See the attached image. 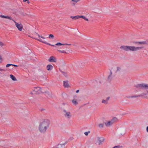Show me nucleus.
<instances>
[{
	"label": "nucleus",
	"mask_w": 148,
	"mask_h": 148,
	"mask_svg": "<svg viewBox=\"0 0 148 148\" xmlns=\"http://www.w3.org/2000/svg\"><path fill=\"white\" fill-rule=\"evenodd\" d=\"M50 121L47 119H45L41 122L39 125L38 129L41 133H44L46 131L49 127Z\"/></svg>",
	"instance_id": "1"
},
{
	"label": "nucleus",
	"mask_w": 148,
	"mask_h": 148,
	"mask_svg": "<svg viewBox=\"0 0 148 148\" xmlns=\"http://www.w3.org/2000/svg\"><path fill=\"white\" fill-rule=\"evenodd\" d=\"M143 48V47H135V46H127L126 45H123L120 47V48L121 49L127 51H136L141 49Z\"/></svg>",
	"instance_id": "2"
},
{
	"label": "nucleus",
	"mask_w": 148,
	"mask_h": 148,
	"mask_svg": "<svg viewBox=\"0 0 148 148\" xmlns=\"http://www.w3.org/2000/svg\"><path fill=\"white\" fill-rule=\"evenodd\" d=\"M34 37H30L34 38L48 45H50L49 43H47L45 40V38L42 36H40L39 34L36 32L34 33Z\"/></svg>",
	"instance_id": "3"
},
{
	"label": "nucleus",
	"mask_w": 148,
	"mask_h": 148,
	"mask_svg": "<svg viewBox=\"0 0 148 148\" xmlns=\"http://www.w3.org/2000/svg\"><path fill=\"white\" fill-rule=\"evenodd\" d=\"M63 112L64 115L66 119H70L72 117V114L70 111L64 110Z\"/></svg>",
	"instance_id": "4"
},
{
	"label": "nucleus",
	"mask_w": 148,
	"mask_h": 148,
	"mask_svg": "<svg viewBox=\"0 0 148 148\" xmlns=\"http://www.w3.org/2000/svg\"><path fill=\"white\" fill-rule=\"evenodd\" d=\"M104 139L103 137H97L95 140V143L97 145H99L104 141Z\"/></svg>",
	"instance_id": "5"
},
{
	"label": "nucleus",
	"mask_w": 148,
	"mask_h": 148,
	"mask_svg": "<svg viewBox=\"0 0 148 148\" xmlns=\"http://www.w3.org/2000/svg\"><path fill=\"white\" fill-rule=\"evenodd\" d=\"M117 120V119L114 117L110 121L105 122V123L106 126L109 127L112 125Z\"/></svg>",
	"instance_id": "6"
},
{
	"label": "nucleus",
	"mask_w": 148,
	"mask_h": 148,
	"mask_svg": "<svg viewBox=\"0 0 148 148\" xmlns=\"http://www.w3.org/2000/svg\"><path fill=\"white\" fill-rule=\"evenodd\" d=\"M32 91L35 94H38L42 93L41 88L40 87H34L33 88Z\"/></svg>",
	"instance_id": "7"
},
{
	"label": "nucleus",
	"mask_w": 148,
	"mask_h": 148,
	"mask_svg": "<svg viewBox=\"0 0 148 148\" xmlns=\"http://www.w3.org/2000/svg\"><path fill=\"white\" fill-rule=\"evenodd\" d=\"M136 87L139 89H147L148 88V84H141L137 85Z\"/></svg>",
	"instance_id": "8"
},
{
	"label": "nucleus",
	"mask_w": 148,
	"mask_h": 148,
	"mask_svg": "<svg viewBox=\"0 0 148 148\" xmlns=\"http://www.w3.org/2000/svg\"><path fill=\"white\" fill-rule=\"evenodd\" d=\"M121 70V68L119 67H117L113 68L112 71L114 73H117L119 72Z\"/></svg>",
	"instance_id": "9"
},
{
	"label": "nucleus",
	"mask_w": 148,
	"mask_h": 148,
	"mask_svg": "<svg viewBox=\"0 0 148 148\" xmlns=\"http://www.w3.org/2000/svg\"><path fill=\"white\" fill-rule=\"evenodd\" d=\"M48 61L50 62H56V58L54 56H51L48 60Z\"/></svg>",
	"instance_id": "10"
},
{
	"label": "nucleus",
	"mask_w": 148,
	"mask_h": 148,
	"mask_svg": "<svg viewBox=\"0 0 148 148\" xmlns=\"http://www.w3.org/2000/svg\"><path fill=\"white\" fill-rule=\"evenodd\" d=\"M46 69L47 71H51L53 69V66L50 64H48L46 66Z\"/></svg>",
	"instance_id": "11"
},
{
	"label": "nucleus",
	"mask_w": 148,
	"mask_h": 148,
	"mask_svg": "<svg viewBox=\"0 0 148 148\" xmlns=\"http://www.w3.org/2000/svg\"><path fill=\"white\" fill-rule=\"evenodd\" d=\"M71 44H67L66 43H61L60 42H58L55 45L58 46H60L61 45H71Z\"/></svg>",
	"instance_id": "12"
},
{
	"label": "nucleus",
	"mask_w": 148,
	"mask_h": 148,
	"mask_svg": "<svg viewBox=\"0 0 148 148\" xmlns=\"http://www.w3.org/2000/svg\"><path fill=\"white\" fill-rule=\"evenodd\" d=\"M110 99V97H107L106 99H103L101 102L102 103H104L105 104H107L108 103V101Z\"/></svg>",
	"instance_id": "13"
},
{
	"label": "nucleus",
	"mask_w": 148,
	"mask_h": 148,
	"mask_svg": "<svg viewBox=\"0 0 148 148\" xmlns=\"http://www.w3.org/2000/svg\"><path fill=\"white\" fill-rule=\"evenodd\" d=\"M71 101L72 104L75 106H76L78 104L77 100L75 99L72 100Z\"/></svg>",
	"instance_id": "14"
},
{
	"label": "nucleus",
	"mask_w": 148,
	"mask_h": 148,
	"mask_svg": "<svg viewBox=\"0 0 148 148\" xmlns=\"http://www.w3.org/2000/svg\"><path fill=\"white\" fill-rule=\"evenodd\" d=\"M78 65L80 67L85 66V64L83 62H79L77 63Z\"/></svg>",
	"instance_id": "15"
},
{
	"label": "nucleus",
	"mask_w": 148,
	"mask_h": 148,
	"mask_svg": "<svg viewBox=\"0 0 148 148\" xmlns=\"http://www.w3.org/2000/svg\"><path fill=\"white\" fill-rule=\"evenodd\" d=\"M80 0H71V4L74 5L75 4Z\"/></svg>",
	"instance_id": "16"
},
{
	"label": "nucleus",
	"mask_w": 148,
	"mask_h": 148,
	"mask_svg": "<svg viewBox=\"0 0 148 148\" xmlns=\"http://www.w3.org/2000/svg\"><path fill=\"white\" fill-rule=\"evenodd\" d=\"M64 86L65 88H69L70 87L68 82L67 81L64 82Z\"/></svg>",
	"instance_id": "17"
},
{
	"label": "nucleus",
	"mask_w": 148,
	"mask_h": 148,
	"mask_svg": "<svg viewBox=\"0 0 148 148\" xmlns=\"http://www.w3.org/2000/svg\"><path fill=\"white\" fill-rule=\"evenodd\" d=\"M65 145V144L64 143L58 144L57 146V148H64Z\"/></svg>",
	"instance_id": "18"
},
{
	"label": "nucleus",
	"mask_w": 148,
	"mask_h": 148,
	"mask_svg": "<svg viewBox=\"0 0 148 148\" xmlns=\"http://www.w3.org/2000/svg\"><path fill=\"white\" fill-rule=\"evenodd\" d=\"M71 18L74 20H76L80 18V15H77L76 16H71Z\"/></svg>",
	"instance_id": "19"
},
{
	"label": "nucleus",
	"mask_w": 148,
	"mask_h": 148,
	"mask_svg": "<svg viewBox=\"0 0 148 148\" xmlns=\"http://www.w3.org/2000/svg\"><path fill=\"white\" fill-rule=\"evenodd\" d=\"M136 43L137 44H139L140 45H146L147 44V42L145 41L140 42H136Z\"/></svg>",
	"instance_id": "20"
},
{
	"label": "nucleus",
	"mask_w": 148,
	"mask_h": 148,
	"mask_svg": "<svg viewBox=\"0 0 148 148\" xmlns=\"http://www.w3.org/2000/svg\"><path fill=\"white\" fill-rule=\"evenodd\" d=\"M10 77L12 79V80L14 81H16L17 80L16 79V77L13 75H10Z\"/></svg>",
	"instance_id": "21"
},
{
	"label": "nucleus",
	"mask_w": 148,
	"mask_h": 148,
	"mask_svg": "<svg viewBox=\"0 0 148 148\" xmlns=\"http://www.w3.org/2000/svg\"><path fill=\"white\" fill-rule=\"evenodd\" d=\"M80 18H82L85 20L86 21H88V19L85 16H83L81 15L80 16Z\"/></svg>",
	"instance_id": "22"
},
{
	"label": "nucleus",
	"mask_w": 148,
	"mask_h": 148,
	"mask_svg": "<svg viewBox=\"0 0 148 148\" xmlns=\"http://www.w3.org/2000/svg\"><path fill=\"white\" fill-rule=\"evenodd\" d=\"M146 95V94H145V93H143L141 95H137V96H135L134 97H140L141 96H144V95Z\"/></svg>",
	"instance_id": "23"
},
{
	"label": "nucleus",
	"mask_w": 148,
	"mask_h": 148,
	"mask_svg": "<svg viewBox=\"0 0 148 148\" xmlns=\"http://www.w3.org/2000/svg\"><path fill=\"white\" fill-rule=\"evenodd\" d=\"M54 36L52 34H50L49 35V38H52L53 39L54 38Z\"/></svg>",
	"instance_id": "24"
},
{
	"label": "nucleus",
	"mask_w": 148,
	"mask_h": 148,
	"mask_svg": "<svg viewBox=\"0 0 148 148\" xmlns=\"http://www.w3.org/2000/svg\"><path fill=\"white\" fill-rule=\"evenodd\" d=\"M4 45V44L2 42L0 41V47H2Z\"/></svg>",
	"instance_id": "25"
},
{
	"label": "nucleus",
	"mask_w": 148,
	"mask_h": 148,
	"mask_svg": "<svg viewBox=\"0 0 148 148\" xmlns=\"http://www.w3.org/2000/svg\"><path fill=\"white\" fill-rule=\"evenodd\" d=\"M112 72L111 71V74L110 75H109L108 77V79H110V80L112 78Z\"/></svg>",
	"instance_id": "26"
},
{
	"label": "nucleus",
	"mask_w": 148,
	"mask_h": 148,
	"mask_svg": "<svg viewBox=\"0 0 148 148\" xmlns=\"http://www.w3.org/2000/svg\"><path fill=\"white\" fill-rule=\"evenodd\" d=\"M58 51L60 52L61 53H66V52L64 51H61L60 50H58Z\"/></svg>",
	"instance_id": "27"
},
{
	"label": "nucleus",
	"mask_w": 148,
	"mask_h": 148,
	"mask_svg": "<svg viewBox=\"0 0 148 148\" xmlns=\"http://www.w3.org/2000/svg\"><path fill=\"white\" fill-rule=\"evenodd\" d=\"M12 64H8L6 65V67H8L11 66H12Z\"/></svg>",
	"instance_id": "28"
},
{
	"label": "nucleus",
	"mask_w": 148,
	"mask_h": 148,
	"mask_svg": "<svg viewBox=\"0 0 148 148\" xmlns=\"http://www.w3.org/2000/svg\"><path fill=\"white\" fill-rule=\"evenodd\" d=\"M3 59L1 56H0V63H1L3 61Z\"/></svg>",
	"instance_id": "29"
},
{
	"label": "nucleus",
	"mask_w": 148,
	"mask_h": 148,
	"mask_svg": "<svg viewBox=\"0 0 148 148\" xmlns=\"http://www.w3.org/2000/svg\"><path fill=\"white\" fill-rule=\"evenodd\" d=\"M99 126L100 127H102L103 126V125L102 124H100L99 125Z\"/></svg>",
	"instance_id": "30"
},
{
	"label": "nucleus",
	"mask_w": 148,
	"mask_h": 148,
	"mask_svg": "<svg viewBox=\"0 0 148 148\" xmlns=\"http://www.w3.org/2000/svg\"><path fill=\"white\" fill-rule=\"evenodd\" d=\"M90 132H85L84 133V134H85V135L86 136H87L88 135V134L90 133Z\"/></svg>",
	"instance_id": "31"
},
{
	"label": "nucleus",
	"mask_w": 148,
	"mask_h": 148,
	"mask_svg": "<svg viewBox=\"0 0 148 148\" xmlns=\"http://www.w3.org/2000/svg\"><path fill=\"white\" fill-rule=\"evenodd\" d=\"M50 44V45H51L52 46L55 47L57 48V47L56 46V45H51L50 44Z\"/></svg>",
	"instance_id": "32"
},
{
	"label": "nucleus",
	"mask_w": 148,
	"mask_h": 148,
	"mask_svg": "<svg viewBox=\"0 0 148 148\" xmlns=\"http://www.w3.org/2000/svg\"><path fill=\"white\" fill-rule=\"evenodd\" d=\"M12 66H15V67H17L18 66L17 65H15V64H12Z\"/></svg>",
	"instance_id": "33"
},
{
	"label": "nucleus",
	"mask_w": 148,
	"mask_h": 148,
	"mask_svg": "<svg viewBox=\"0 0 148 148\" xmlns=\"http://www.w3.org/2000/svg\"><path fill=\"white\" fill-rule=\"evenodd\" d=\"M4 71V69L0 68V71Z\"/></svg>",
	"instance_id": "34"
},
{
	"label": "nucleus",
	"mask_w": 148,
	"mask_h": 148,
	"mask_svg": "<svg viewBox=\"0 0 148 148\" xmlns=\"http://www.w3.org/2000/svg\"><path fill=\"white\" fill-rule=\"evenodd\" d=\"M116 147H118V148H119V146H115L114 147H113V148H116Z\"/></svg>",
	"instance_id": "35"
},
{
	"label": "nucleus",
	"mask_w": 148,
	"mask_h": 148,
	"mask_svg": "<svg viewBox=\"0 0 148 148\" xmlns=\"http://www.w3.org/2000/svg\"><path fill=\"white\" fill-rule=\"evenodd\" d=\"M79 90H77L76 91V93H78V92H79Z\"/></svg>",
	"instance_id": "36"
},
{
	"label": "nucleus",
	"mask_w": 148,
	"mask_h": 148,
	"mask_svg": "<svg viewBox=\"0 0 148 148\" xmlns=\"http://www.w3.org/2000/svg\"><path fill=\"white\" fill-rule=\"evenodd\" d=\"M147 131L148 132V126L147 127Z\"/></svg>",
	"instance_id": "37"
},
{
	"label": "nucleus",
	"mask_w": 148,
	"mask_h": 148,
	"mask_svg": "<svg viewBox=\"0 0 148 148\" xmlns=\"http://www.w3.org/2000/svg\"><path fill=\"white\" fill-rule=\"evenodd\" d=\"M29 94H33V93L32 92H30L29 93Z\"/></svg>",
	"instance_id": "38"
},
{
	"label": "nucleus",
	"mask_w": 148,
	"mask_h": 148,
	"mask_svg": "<svg viewBox=\"0 0 148 148\" xmlns=\"http://www.w3.org/2000/svg\"><path fill=\"white\" fill-rule=\"evenodd\" d=\"M62 104L63 105H65V104H66V103H62Z\"/></svg>",
	"instance_id": "39"
},
{
	"label": "nucleus",
	"mask_w": 148,
	"mask_h": 148,
	"mask_svg": "<svg viewBox=\"0 0 148 148\" xmlns=\"http://www.w3.org/2000/svg\"><path fill=\"white\" fill-rule=\"evenodd\" d=\"M28 0H23V1L24 2H25L27 1H28Z\"/></svg>",
	"instance_id": "40"
},
{
	"label": "nucleus",
	"mask_w": 148,
	"mask_h": 148,
	"mask_svg": "<svg viewBox=\"0 0 148 148\" xmlns=\"http://www.w3.org/2000/svg\"><path fill=\"white\" fill-rule=\"evenodd\" d=\"M27 1V3H29V1H28H28Z\"/></svg>",
	"instance_id": "41"
}]
</instances>
